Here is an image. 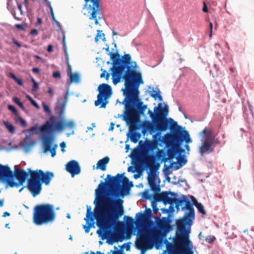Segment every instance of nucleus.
I'll list each match as a JSON object with an SVG mask.
<instances>
[{
  "label": "nucleus",
  "mask_w": 254,
  "mask_h": 254,
  "mask_svg": "<svg viewBox=\"0 0 254 254\" xmlns=\"http://www.w3.org/2000/svg\"><path fill=\"white\" fill-rule=\"evenodd\" d=\"M105 181H101L95 190L94 214L91 206L87 205L85 218L92 220L95 215L99 237L103 240L108 239V243L113 244L115 241L114 234L120 228L119 219L124 213V201L120 197H123L133 184L124 174L108 175Z\"/></svg>",
  "instance_id": "1"
},
{
  "label": "nucleus",
  "mask_w": 254,
  "mask_h": 254,
  "mask_svg": "<svg viewBox=\"0 0 254 254\" xmlns=\"http://www.w3.org/2000/svg\"><path fill=\"white\" fill-rule=\"evenodd\" d=\"M105 49L108 52V55L110 56L112 61L111 74L114 84H117L121 79L125 80V88L122 90L125 96L124 103L127 108L130 105L128 102L129 100L133 101L137 99L139 86L144 82L141 73L137 71V64L132 61L129 54H125L121 58L118 53L110 52L109 46Z\"/></svg>",
  "instance_id": "2"
},
{
  "label": "nucleus",
  "mask_w": 254,
  "mask_h": 254,
  "mask_svg": "<svg viewBox=\"0 0 254 254\" xmlns=\"http://www.w3.org/2000/svg\"><path fill=\"white\" fill-rule=\"evenodd\" d=\"M139 92L137 94V99L135 100H131L128 101L129 106L127 107L124 100L121 103L125 106V111L123 115V120L127 122L129 125L130 132L127 134V139L130 138L131 141L136 143L141 137V133L135 131V129L142 128V125L139 124L140 115H144L147 108V105L143 104V102L139 98Z\"/></svg>",
  "instance_id": "3"
},
{
  "label": "nucleus",
  "mask_w": 254,
  "mask_h": 254,
  "mask_svg": "<svg viewBox=\"0 0 254 254\" xmlns=\"http://www.w3.org/2000/svg\"><path fill=\"white\" fill-rule=\"evenodd\" d=\"M174 203L176 204L177 211L180 209V206H181L182 210L185 212L183 217L176 220V232L188 235L190 233L191 226L195 219L193 204L185 195H182L180 198H175Z\"/></svg>",
  "instance_id": "4"
},
{
  "label": "nucleus",
  "mask_w": 254,
  "mask_h": 254,
  "mask_svg": "<svg viewBox=\"0 0 254 254\" xmlns=\"http://www.w3.org/2000/svg\"><path fill=\"white\" fill-rule=\"evenodd\" d=\"M190 234L188 235L181 234L176 232V237L174 239V242L175 244H172L165 240V243L166 245L167 249L170 252V254H188L189 253H191L192 249V244L189 239ZM163 252L162 254H166Z\"/></svg>",
  "instance_id": "5"
},
{
  "label": "nucleus",
  "mask_w": 254,
  "mask_h": 254,
  "mask_svg": "<svg viewBox=\"0 0 254 254\" xmlns=\"http://www.w3.org/2000/svg\"><path fill=\"white\" fill-rule=\"evenodd\" d=\"M55 218L56 212L52 204H39L34 208L33 222L36 225L40 226L52 223Z\"/></svg>",
  "instance_id": "6"
},
{
  "label": "nucleus",
  "mask_w": 254,
  "mask_h": 254,
  "mask_svg": "<svg viewBox=\"0 0 254 254\" xmlns=\"http://www.w3.org/2000/svg\"><path fill=\"white\" fill-rule=\"evenodd\" d=\"M158 108L155 107L154 108V112L149 110L148 114L152 120V122L145 121L142 125V133L145 135L147 131L150 134H153L156 131H165L167 129V124L166 121L161 120V115L158 112Z\"/></svg>",
  "instance_id": "7"
},
{
  "label": "nucleus",
  "mask_w": 254,
  "mask_h": 254,
  "mask_svg": "<svg viewBox=\"0 0 254 254\" xmlns=\"http://www.w3.org/2000/svg\"><path fill=\"white\" fill-rule=\"evenodd\" d=\"M2 169L4 176V180L7 186L11 187H18L22 186L30 173L33 172L30 169H27V172L22 169L15 170L14 174L8 166L2 165Z\"/></svg>",
  "instance_id": "8"
},
{
  "label": "nucleus",
  "mask_w": 254,
  "mask_h": 254,
  "mask_svg": "<svg viewBox=\"0 0 254 254\" xmlns=\"http://www.w3.org/2000/svg\"><path fill=\"white\" fill-rule=\"evenodd\" d=\"M85 3L83 9L86 10L90 20L95 21L96 25L99 24V20L103 18V15L100 9V0H84Z\"/></svg>",
  "instance_id": "9"
},
{
  "label": "nucleus",
  "mask_w": 254,
  "mask_h": 254,
  "mask_svg": "<svg viewBox=\"0 0 254 254\" xmlns=\"http://www.w3.org/2000/svg\"><path fill=\"white\" fill-rule=\"evenodd\" d=\"M97 90L99 93L97 95V100L95 102V105H100L101 108H105L109 103L108 99L113 94L112 87L107 83H102L98 86Z\"/></svg>",
  "instance_id": "10"
},
{
  "label": "nucleus",
  "mask_w": 254,
  "mask_h": 254,
  "mask_svg": "<svg viewBox=\"0 0 254 254\" xmlns=\"http://www.w3.org/2000/svg\"><path fill=\"white\" fill-rule=\"evenodd\" d=\"M171 130L174 139L181 147L184 141L187 144L192 142L189 132L181 126L178 125L176 122H173V125L171 127Z\"/></svg>",
  "instance_id": "11"
},
{
  "label": "nucleus",
  "mask_w": 254,
  "mask_h": 254,
  "mask_svg": "<svg viewBox=\"0 0 254 254\" xmlns=\"http://www.w3.org/2000/svg\"><path fill=\"white\" fill-rule=\"evenodd\" d=\"M56 118L52 117L50 121H47L46 124L43 125L40 128V131L43 134L48 133L50 135L54 130L60 131L64 129L63 122L60 121L55 123Z\"/></svg>",
  "instance_id": "12"
},
{
  "label": "nucleus",
  "mask_w": 254,
  "mask_h": 254,
  "mask_svg": "<svg viewBox=\"0 0 254 254\" xmlns=\"http://www.w3.org/2000/svg\"><path fill=\"white\" fill-rule=\"evenodd\" d=\"M166 145L168 147L167 151L168 158L164 157L163 158L164 162L167 161L168 159L172 161L173 159L175 158L177 154L180 155L185 151L179 143L177 142L173 136L169 141V144H166Z\"/></svg>",
  "instance_id": "13"
},
{
  "label": "nucleus",
  "mask_w": 254,
  "mask_h": 254,
  "mask_svg": "<svg viewBox=\"0 0 254 254\" xmlns=\"http://www.w3.org/2000/svg\"><path fill=\"white\" fill-rule=\"evenodd\" d=\"M30 173V178L27 180L26 188L31 193L33 197L39 195L42 190V184L34 175L33 172Z\"/></svg>",
  "instance_id": "14"
},
{
  "label": "nucleus",
  "mask_w": 254,
  "mask_h": 254,
  "mask_svg": "<svg viewBox=\"0 0 254 254\" xmlns=\"http://www.w3.org/2000/svg\"><path fill=\"white\" fill-rule=\"evenodd\" d=\"M152 217L151 210L146 207L144 214L139 212L136 214L135 219H136V225L142 226L146 224L153 225L154 223L151 221Z\"/></svg>",
  "instance_id": "15"
},
{
  "label": "nucleus",
  "mask_w": 254,
  "mask_h": 254,
  "mask_svg": "<svg viewBox=\"0 0 254 254\" xmlns=\"http://www.w3.org/2000/svg\"><path fill=\"white\" fill-rule=\"evenodd\" d=\"M156 147L155 143L153 141L146 139L143 142L142 140H140L139 142V145L129 155V157L132 159H134L138 156V149L139 147L149 153L150 151H153Z\"/></svg>",
  "instance_id": "16"
},
{
  "label": "nucleus",
  "mask_w": 254,
  "mask_h": 254,
  "mask_svg": "<svg viewBox=\"0 0 254 254\" xmlns=\"http://www.w3.org/2000/svg\"><path fill=\"white\" fill-rule=\"evenodd\" d=\"M43 146L44 152L49 151L51 153V156H55L56 149L58 147L57 144H54V137L52 135H44L42 137Z\"/></svg>",
  "instance_id": "17"
},
{
  "label": "nucleus",
  "mask_w": 254,
  "mask_h": 254,
  "mask_svg": "<svg viewBox=\"0 0 254 254\" xmlns=\"http://www.w3.org/2000/svg\"><path fill=\"white\" fill-rule=\"evenodd\" d=\"M176 194L171 191H162L159 194H155L154 199L156 201H162L165 205L167 204H174Z\"/></svg>",
  "instance_id": "18"
},
{
  "label": "nucleus",
  "mask_w": 254,
  "mask_h": 254,
  "mask_svg": "<svg viewBox=\"0 0 254 254\" xmlns=\"http://www.w3.org/2000/svg\"><path fill=\"white\" fill-rule=\"evenodd\" d=\"M68 95L69 91L67 90L64 95V98H59L57 101L55 110L56 114H57L60 117H62L64 115Z\"/></svg>",
  "instance_id": "19"
},
{
  "label": "nucleus",
  "mask_w": 254,
  "mask_h": 254,
  "mask_svg": "<svg viewBox=\"0 0 254 254\" xmlns=\"http://www.w3.org/2000/svg\"><path fill=\"white\" fill-rule=\"evenodd\" d=\"M33 173L38 179L42 184V183H45L46 185H49L51 180L54 176V174L52 172L47 171L44 173L41 170L33 171Z\"/></svg>",
  "instance_id": "20"
},
{
  "label": "nucleus",
  "mask_w": 254,
  "mask_h": 254,
  "mask_svg": "<svg viewBox=\"0 0 254 254\" xmlns=\"http://www.w3.org/2000/svg\"><path fill=\"white\" fill-rule=\"evenodd\" d=\"M157 133L153 135V140L156 145H159L162 146L164 143L168 144L169 141L173 137V133L171 134H167L164 136H161L162 131H157Z\"/></svg>",
  "instance_id": "21"
},
{
  "label": "nucleus",
  "mask_w": 254,
  "mask_h": 254,
  "mask_svg": "<svg viewBox=\"0 0 254 254\" xmlns=\"http://www.w3.org/2000/svg\"><path fill=\"white\" fill-rule=\"evenodd\" d=\"M162 103H159L158 104V112H159V114L161 115V116L160 117V118L161 119V120H164L166 121L167 124V129L169 128V127H171L173 125V119L171 118L169 119V120H168L166 117L168 115V112H169V107L167 105L165 104L164 107L162 106Z\"/></svg>",
  "instance_id": "22"
},
{
  "label": "nucleus",
  "mask_w": 254,
  "mask_h": 254,
  "mask_svg": "<svg viewBox=\"0 0 254 254\" xmlns=\"http://www.w3.org/2000/svg\"><path fill=\"white\" fill-rule=\"evenodd\" d=\"M66 170L71 174L72 177H73L75 175H78L80 173V167L78 163L74 160L67 163L66 165Z\"/></svg>",
  "instance_id": "23"
},
{
  "label": "nucleus",
  "mask_w": 254,
  "mask_h": 254,
  "mask_svg": "<svg viewBox=\"0 0 254 254\" xmlns=\"http://www.w3.org/2000/svg\"><path fill=\"white\" fill-rule=\"evenodd\" d=\"M143 236H140L138 240L136 242V247L137 249L141 250V254H144L146 251L145 244L148 239V237L150 236V233L147 231H143Z\"/></svg>",
  "instance_id": "24"
},
{
  "label": "nucleus",
  "mask_w": 254,
  "mask_h": 254,
  "mask_svg": "<svg viewBox=\"0 0 254 254\" xmlns=\"http://www.w3.org/2000/svg\"><path fill=\"white\" fill-rule=\"evenodd\" d=\"M162 223L158 222L157 223V228L159 231H162L164 233H167L172 230V228L169 225L171 222L169 217H163Z\"/></svg>",
  "instance_id": "25"
},
{
  "label": "nucleus",
  "mask_w": 254,
  "mask_h": 254,
  "mask_svg": "<svg viewBox=\"0 0 254 254\" xmlns=\"http://www.w3.org/2000/svg\"><path fill=\"white\" fill-rule=\"evenodd\" d=\"M147 179L151 190L155 193L159 192L160 191V188L159 186L156 184L154 174L150 172H148Z\"/></svg>",
  "instance_id": "26"
},
{
  "label": "nucleus",
  "mask_w": 254,
  "mask_h": 254,
  "mask_svg": "<svg viewBox=\"0 0 254 254\" xmlns=\"http://www.w3.org/2000/svg\"><path fill=\"white\" fill-rule=\"evenodd\" d=\"M147 179L151 190L155 193L159 192L160 191V188L159 186L156 184L154 174L150 172H148Z\"/></svg>",
  "instance_id": "27"
},
{
  "label": "nucleus",
  "mask_w": 254,
  "mask_h": 254,
  "mask_svg": "<svg viewBox=\"0 0 254 254\" xmlns=\"http://www.w3.org/2000/svg\"><path fill=\"white\" fill-rule=\"evenodd\" d=\"M143 164L144 167L146 168H150L151 171H153V168L150 167V165L154 163L155 161V157L151 155L149 153L144 154L143 155Z\"/></svg>",
  "instance_id": "28"
},
{
  "label": "nucleus",
  "mask_w": 254,
  "mask_h": 254,
  "mask_svg": "<svg viewBox=\"0 0 254 254\" xmlns=\"http://www.w3.org/2000/svg\"><path fill=\"white\" fill-rule=\"evenodd\" d=\"M212 142L208 141V140L205 139L203 141L202 145L199 148V152L202 156L204 153H209L212 152L211 149Z\"/></svg>",
  "instance_id": "29"
},
{
  "label": "nucleus",
  "mask_w": 254,
  "mask_h": 254,
  "mask_svg": "<svg viewBox=\"0 0 254 254\" xmlns=\"http://www.w3.org/2000/svg\"><path fill=\"white\" fill-rule=\"evenodd\" d=\"M67 75L69 76L70 83H79L80 82V75L78 72H72L71 68L69 65H68V68L67 69Z\"/></svg>",
  "instance_id": "30"
},
{
  "label": "nucleus",
  "mask_w": 254,
  "mask_h": 254,
  "mask_svg": "<svg viewBox=\"0 0 254 254\" xmlns=\"http://www.w3.org/2000/svg\"><path fill=\"white\" fill-rule=\"evenodd\" d=\"M64 129L67 128L71 129L72 132L70 133H66L67 136H69L70 134H74L73 129L75 127V123L73 120H69L67 121H63Z\"/></svg>",
  "instance_id": "31"
},
{
  "label": "nucleus",
  "mask_w": 254,
  "mask_h": 254,
  "mask_svg": "<svg viewBox=\"0 0 254 254\" xmlns=\"http://www.w3.org/2000/svg\"><path fill=\"white\" fill-rule=\"evenodd\" d=\"M109 160L110 159L108 157H105L99 160L97 163L96 169H101L102 171L106 170V166L109 163Z\"/></svg>",
  "instance_id": "32"
},
{
  "label": "nucleus",
  "mask_w": 254,
  "mask_h": 254,
  "mask_svg": "<svg viewBox=\"0 0 254 254\" xmlns=\"http://www.w3.org/2000/svg\"><path fill=\"white\" fill-rule=\"evenodd\" d=\"M84 220L86 221V225L83 226V228L85 230V233H88L89 232L91 228L94 227V219H93L92 220H87L86 219V218H84Z\"/></svg>",
  "instance_id": "33"
},
{
  "label": "nucleus",
  "mask_w": 254,
  "mask_h": 254,
  "mask_svg": "<svg viewBox=\"0 0 254 254\" xmlns=\"http://www.w3.org/2000/svg\"><path fill=\"white\" fill-rule=\"evenodd\" d=\"M151 96L155 100L158 99L160 101H162L163 100L160 90L156 91L153 89L152 93L151 94Z\"/></svg>",
  "instance_id": "34"
},
{
  "label": "nucleus",
  "mask_w": 254,
  "mask_h": 254,
  "mask_svg": "<svg viewBox=\"0 0 254 254\" xmlns=\"http://www.w3.org/2000/svg\"><path fill=\"white\" fill-rule=\"evenodd\" d=\"M3 123L4 125L5 126V127L8 130V131L11 133H13L15 132V128L14 126L10 124L8 121H3Z\"/></svg>",
  "instance_id": "35"
},
{
  "label": "nucleus",
  "mask_w": 254,
  "mask_h": 254,
  "mask_svg": "<svg viewBox=\"0 0 254 254\" xmlns=\"http://www.w3.org/2000/svg\"><path fill=\"white\" fill-rule=\"evenodd\" d=\"M30 137V134L26 135L25 138H24V143L22 144V143H20V145H22L23 147H30L34 145V142H27V140L29 139Z\"/></svg>",
  "instance_id": "36"
},
{
  "label": "nucleus",
  "mask_w": 254,
  "mask_h": 254,
  "mask_svg": "<svg viewBox=\"0 0 254 254\" xmlns=\"http://www.w3.org/2000/svg\"><path fill=\"white\" fill-rule=\"evenodd\" d=\"M10 76L20 86H23V83L21 79L18 78L14 73H9Z\"/></svg>",
  "instance_id": "37"
},
{
  "label": "nucleus",
  "mask_w": 254,
  "mask_h": 254,
  "mask_svg": "<svg viewBox=\"0 0 254 254\" xmlns=\"http://www.w3.org/2000/svg\"><path fill=\"white\" fill-rule=\"evenodd\" d=\"M195 206L197 208L199 212L201 213V214H202L203 215L206 214V212L204 209V207L201 203L197 202L195 204Z\"/></svg>",
  "instance_id": "38"
},
{
  "label": "nucleus",
  "mask_w": 254,
  "mask_h": 254,
  "mask_svg": "<svg viewBox=\"0 0 254 254\" xmlns=\"http://www.w3.org/2000/svg\"><path fill=\"white\" fill-rule=\"evenodd\" d=\"M206 134L207 138L206 139L209 140V138L211 137L212 132L211 130H207L206 127H205L201 132L199 133L200 136Z\"/></svg>",
  "instance_id": "39"
},
{
  "label": "nucleus",
  "mask_w": 254,
  "mask_h": 254,
  "mask_svg": "<svg viewBox=\"0 0 254 254\" xmlns=\"http://www.w3.org/2000/svg\"><path fill=\"white\" fill-rule=\"evenodd\" d=\"M15 122L17 123H19L23 127H25L27 125L26 122L20 117H16Z\"/></svg>",
  "instance_id": "40"
},
{
  "label": "nucleus",
  "mask_w": 254,
  "mask_h": 254,
  "mask_svg": "<svg viewBox=\"0 0 254 254\" xmlns=\"http://www.w3.org/2000/svg\"><path fill=\"white\" fill-rule=\"evenodd\" d=\"M125 219L127 226H132L135 223L134 220L130 217L125 216L124 217V219Z\"/></svg>",
  "instance_id": "41"
},
{
  "label": "nucleus",
  "mask_w": 254,
  "mask_h": 254,
  "mask_svg": "<svg viewBox=\"0 0 254 254\" xmlns=\"http://www.w3.org/2000/svg\"><path fill=\"white\" fill-rule=\"evenodd\" d=\"M13 101L17 105H18L19 107L23 110H24L25 109V107H24L23 106V103L19 100V98L16 97H14L13 98Z\"/></svg>",
  "instance_id": "42"
},
{
  "label": "nucleus",
  "mask_w": 254,
  "mask_h": 254,
  "mask_svg": "<svg viewBox=\"0 0 254 254\" xmlns=\"http://www.w3.org/2000/svg\"><path fill=\"white\" fill-rule=\"evenodd\" d=\"M178 162L179 166L177 167V169H179L183 165H185L187 162V160L184 158H179L178 159Z\"/></svg>",
  "instance_id": "43"
},
{
  "label": "nucleus",
  "mask_w": 254,
  "mask_h": 254,
  "mask_svg": "<svg viewBox=\"0 0 254 254\" xmlns=\"http://www.w3.org/2000/svg\"><path fill=\"white\" fill-rule=\"evenodd\" d=\"M42 106L44 109V111L48 114H50L51 113V110L50 109L48 105H47L45 103L42 102Z\"/></svg>",
  "instance_id": "44"
},
{
  "label": "nucleus",
  "mask_w": 254,
  "mask_h": 254,
  "mask_svg": "<svg viewBox=\"0 0 254 254\" xmlns=\"http://www.w3.org/2000/svg\"><path fill=\"white\" fill-rule=\"evenodd\" d=\"M151 206L153 208V211L154 213H156L158 211V208L157 206L156 201H152L151 202Z\"/></svg>",
  "instance_id": "45"
},
{
  "label": "nucleus",
  "mask_w": 254,
  "mask_h": 254,
  "mask_svg": "<svg viewBox=\"0 0 254 254\" xmlns=\"http://www.w3.org/2000/svg\"><path fill=\"white\" fill-rule=\"evenodd\" d=\"M216 238L213 236H208L206 237L205 241L208 243H211L215 240Z\"/></svg>",
  "instance_id": "46"
},
{
  "label": "nucleus",
  "mask_w": 254,
  "mask_h": 254,
  "mask_svg": "<svg viewBox=\"0 0 254 254\" xmlns=\"http://www.w3.org/2000/svg\"><path fill=\"white\" fill-rule=\"evenodd\" d=\"M110 77V74L107 73L106 70H104L100 75L101 78L105 77L106 80H108Z\"/></svg>",
  "instance_id": "47"
},
{
  "label": "nucleus",
  "mask_w": 254,
  "mask_h": 254,
  "mask_svg": "<svg viewBox=\"0 0 254 254\" xmlns=\"http://www.w3.org/2000/svg\"><path fill=\"white\" fill-rule=\"evenodd\" d=\"M8 109L10 111H11L13 114H16L17 113V109L16 108L11 105H8L7 106Z\"/></svg>",
  "instance_id": "48"
},
{
  "label": "nucleus",
  "mask_w": 254,
  "mask_h": 254,
  "mask_svg": "<svg viewBox=\"0 0 254 254\" xmlns=\"http://www.w3.org/2000/svg\"><path fill=\"white\" fill-rule=\"evenodd\" d=\"M15 27H16L18 29H21L23 31H24L27 26V24H25L24 25H23V24H16L15 25Z\"/></svg>",
  "instance_id": "49"
},
{
  "label": "nucleus",
  "mask_w": 254,
  "mask_h": 254,
  "mask_svg": "<svg viewBox=\"0 0 254 254\" xmlns=\"http://www.w3.org/2000/svg\"><path fill=\"white\" fill-rule=\"evenodd\" d=\"M62 42H63V47L64 48V53L66 55H67V48H66V46L65 40L64 37H63Z\"/></svg>",
  "instance_id": "50"
},
{
  "label": "nucleus",
  "mask_w": 254,
  "mask_h": 254,
  "mask_svg": "<svg viewBox=\"0 0 254 254\" xmlns=\"http://www.w3.org/2000/svg\"><path fill=\"white\" fill-rule=\"evenodd\" d=\"M125 248L126 249L127 251L130 250V246L129 245V243L124 244L121 247V249H123Z\"/></svg>",
  "instance_id": "51"
},
{
  "label": "nucleus",
  "mask_w": 254,
  "mask_h": 254,
  "mask_svg": "<svg viewBox=\"0 0 254 254\" xmlns=\"http://www.w3.org/2000/svg\"><path fill=\"white\" fill-rule=\"evenodd\" d=\"M39 87L38 84L36 82H34L33 87H32V91L33 92H36L37 91V89Z\"/></svg>",
  "instance_id": "52"
},
{
  "label": "nucleus",
  "mask_w": 254,
  "mask_h": 254,
  "mask_svg": "<svg viewBox=\"0 0 254 254\" xmlns=\"http://www.w3.org/2000/svg\"><path fill=\"white\" fill-rule=\"evenodd\" d=\"M53 76L54 78H60L61 77V73L58 71H55L53 73Z\"/></svg>",
  "instance_id": "53"
},
{
  "label": "nucleus",
  "mask_w": 254,
  "mask_h": 254,
  "mask_svg": "<svg viewBox=\"0 0 254 254\" xmlns=\"http://www.w3.org/2000/svg\"><path fill=\"white\" fill-rule=\"evenodd\" d=\"M175 162L172 161V163H171V164L170 165L168 166V165L165 164L164 165V168H165V170H166V172L168 171L170 168L173 167V165L174 164H175Z\"/></svg>",
  "instance_id": "54"
},
{
  "label": "nucleus",
  "mask_w": 254,
  "mask_h": 254,
  "mask_svg": "<svg viewBox=\"0 0 254 254\" xmlns=\"http://www.w3.org/2000/svg\"><path fill=\"white\" fill-rule=\"evenodd\" d=\"M60 146H61V150L64 152H65V150H64V148L65 147H66V144L64 142H62L60 143Z\"/></svg>",
  "instance_id": "55"
},
{
  "label": "nucleus",
  "mask_w": 254,
  "mask_h": 254,
  "mask_svg": "<svg viewBox=\"0 0 254 254\" xmlns=\"http://www.w3.org/2000/svg\"><path fill=\"white\" fill-rule=\"evenodd\" d=\"M248 105H249V112H250V117L253 118V110H252L253 107L249 104V102H248Z\"/></svg>",
  "instance_id": "56"
},
{
  "label": "nucleus",
  "mask_w": 254,
  "mask_h": 254,
  "mask_svg": "<svg viewBox=\"0 0 254 254\" xmlns=\"http://www.w3.org/2000/svg\"><path fill=\"white\" fill-rule=\"evenodd\" d=\"M30 103L36 108L39 109L40 108L39 105L37 103V102L34 100H33L32 101H31V102Z\"/></svg>",
  "instance_id": "57"
},
{
  "label": "nucleus",
  "mask_w": 254,
  "mask_h": 254,
  "mask_svg": "<svg viewBox=\"0 0 254 254\" xmlns=\"http://www.w3.org/2000/svg\"><path fill=\"white\" fill-rule=\"evenodd\" d=\"M202 11L204 12H207L208 11V8L207 5L205 2H203V6L202 8Z\"/></svg>",
  "instance_id": "58"
},
{
  "label": "nucleus",
  "mask_w": 254,
  "mask_h": 254,
  "mask_svg": "<svg viewBox=\"0 0 254 254\" xmlns=\"http://www.w3.org/2000/svg\"><path fill=\"white\" fill-rule=\"evenodd\" d=\"M38 34V31L37 29H33L30 32V34L32 35H37Z\"/></svg>",
  "instance_id": "59"
},
{
  "label": "nucleus",
  "mask_w": 254,
  "mask_h": 254,
  "mask_svg": "<svg viewBox=\"0 0 254 254\" xmlns=\"http://www.w3.org/2000/svg\"><path fill=\"white\" fill-rule=\"evenodd\" d=\"M47 51H48L49 53H51L52 52H53V47L52 45H49L48 46V47H47Z\"/></svg>",
  "instance_id": "60"
},
{
  "label": "nucleus",
  "mask_w": 254,
  "mask_h": 254,
  "mask_svg": "<svg viewBox=\"0 0 254 254\" xmlns=\"http://www.w3.org/2000/svg\"><path fill=\"white\" fill-rule=\"evenodd\" d=\"M13 44H14L15 45H16L19 48H20L21 47V45L20 43L17 42L16 40L13 39L12 40Z\"/></svg>",
  "instance_id": "61"
},
{
  "label": "nucleus",
  "mask_w": 254,
  "mask_h": 254,
  "mask_svg": "<svg viewBox=\"0 0 254 254\" xmlns=\"http://www.w3.org/2000/svg\"><path fill=\"white\" fill-rule=\"evenodd\" d=\"M115 124L113 122H112L110 124V126L108 130L109 131H113L114 128Z\"/></svg>",
  "instance_id": "62"
},
{
  "label": "nucleus",
  "mask_w": 254,
  "mask_h": 254,
  "mask_svg": "<svg viewBox=\"0 0 254 254\" xmlns=\"http://www.w3.org/2000/svg\"><path fill=\"white\" fill-rule=\"evenodd\" d=\"M212 28H213V24L211 22L209 23V28H210V34L209 37H211L212 36Z\"/></svg>",
  "instance_id": "63"
},
{
  "label": "nucleus",
  "mask_w": 254,
  "mask_h": 254,
  "mask_svg": "<svg viewBox=\"0 0 254 254\" xmlns=\"http://www.w3.org/2000/svg\"><path fill=\"white\" fill-rule=\"evenodd\" d=\"M113 254H124L123 253V250H117V252H115L113 253Z\"/></svg>",
  "instance_id": "64"
}]
</instances>
